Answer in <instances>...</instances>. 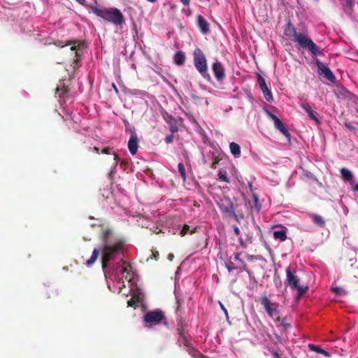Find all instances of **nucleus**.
Segmentation results:
<instances>
[{"label": "nucleus", "mask_w": 358, "mask_h": 358, "mask_svg": "<svg viewBox=\"0 0 358 358\" xmlns=\"http://www.w3.org/2000/svg\"><path fill=\"white\" fill-rule=\"evenodd\" d=\"M218 176H219V180L224 181V182H229V178L227 177V173L225 170L220 169L219 171Z\"/></svg>", "instance_id": "29"}, {"label": "nucleus", "mask_w": 358, "mask_h": 358, "mask_svg": "<svg viewBox=\"0 0 358 358\" xmlns=\"http://www.w3.org/2000/svg\"><path fill=\"white\" fill-rule=\"evenodd\" d=\"M173 138H174L173 134H171V135H169L165 138V142L168 144L171 143L173 141Z\"/></svg>", "instance_id": "34"}, {"label": "nucleus", "mask_w": 358, "mask_h": 358, "mask_svg": "<svg viewBox=\"0 0 358 358\" xmlns=\"http://www.w3.org/2000/svg\"><path fill=\"white\" fill-rule=\"evenodd\" d=\"M352 189H353V191L358 192V183L354 185V187H352Z\"/></svg>", "instance_id": "53"}, {"label": "nucleus", "mask_w": 358, "mask_h": 358, "mask_svg": "<svg viewBox=\"0 0 358 358\" xmlns=\"http://www.w3.org/2000/svg\"><path fill=\"white\" fill-rule=\"evenodd\" d=\"M174 258V255L171 253H170L168 256V259L170 260V261H172L173 259Z\"/></svg>", "instance_id": "54"}, {"label": "nucleus", "mask_w": 358, "mask_h": 358, "mask_svg": "<svg viewBox=\"0 0 358 358\" xmlns=\"http://www.w3.org/2000/svg\"><path fill=\"white\" fill-rule=\"evenodd\" d=\"M122 264H123V265H127V266H129V267H131L130 264L127 263L126 261L122 260Z\"/></svg>", "instance_id": "56"}, {"label": "nucleus", "mask_w": 358, "mask_h": 358, "mask_svg": "<svg viewBox=\"0 0 358 358\" xmlns=\"http://www.w3.org/2000/svg\"><path fill=\"white\" fill-rule=\"evenodd\" d=\"M113 89H115V90L117 92L118 90H117L116 85L115 84H113Z\"/></svg>", "instance_id": "59"}, {"label": "nucleus", "mask_w": 358, "mask_h": 358, "mask_svg": "<svg viewBox=\"0 0 358 358\" xmlns=\"http://www.w3.org/2000/svg\"><path fill=\"white\" fill-rule=\"evenodd\" d=\"M232 265H233L232 262L226 264V267L229 273L233 271V269L235 268Z\"/></svg>", "instance_id": "39"}, {"label": "nucleus", "mask_w": 358, "mask_h": 358, "mask_svg": "<svg viewBox=\"0 0 358 358\" xmlns=\"http://www.w3.org/2000/svg\"><path fill=\"white\" fill-rule=\"evenodd\" d=\"M219 162H220V159L217 157H215L213 163L210 165V167L212 169H215L216 166L219 163Z\"/></svg>", "instance_id": "36"}, {"label": "nucleus", "mask_w": 358, "mask_h": 358, "mask_svg": "<svg viewBox=\"0 0 358 358\" xmlns=\"http://www.w3.org/2000/svg\"><path fill=\"white\" fill-rule=\"evenodd\" d=\"M197 24L200 29V31L203 34H206L209 31V24L207 20L201 15H199L197 17Z\"/></svg>", "instance_id": "17"}, {"label": "nucleus", "mask_w": 358, "mask_h": 358, "mask_svg": "<svg viewBox=\"0 0 358 358\" xmlns=\"http://www.w3.org/2000/svg\"><path fill=\"white\" fill-rule=\"evenodd\" d=\"M69 87L65 85L64 81H62L57 85L55 94H57L59 97H64L69 93Z\"/></svg>", "instance_id": "18"}, {"label": "nucleus", "mask_w": 358, "mask_h": 358, "mask_svg": "<svg viewBox=\"0 0 358 358\" xmlns=\"http://www.w3.org/2000/svg\"><path fill=\"white\" fill-rule=\"evenodd\" d=\"M170 122H171L169 124V130L171 132V134H174L178 131V127L176 122H171V121H170Z\"/></svg>", "instance_id": "31"}, {"label": "nucleus", "mask_w": 358, "mask_h": 358, "mask_svg": "<svg viewBox=\"0 0 358 358\" xmlns=\"http://www.w3.org/2000/svg\"><path fill=\"white\" fill-rule=\"evenodd\" d=\"M345 126L351 131L355 130V127L350 122H345Z\"/></svg>", "instance_id": "38"}, {"label": "nucleus", "mask_w": 358, "mask_h": 358, "mask_svg": "<svg viewBox=\"0 0 358 358\" xmlns=\"http://www.w3.org/2000/svg\"><path fill=\"white\" fill-rule=\"evenodd\" d=\"M152 255L155 259H157L159 255V254L157 251L152 252Z\"/></svg>", "instance_id": "51"}, {"label": "nucleus", "mask_w": 358, "mask_h": 358, "mask_svg": "<svg viewBox=\"0 0 358 358\" xmlns=\"http://www.w3.org/2000/svg\"><path fill=\"white\" fill-rule=\"evenodd\" d=\"M140 303L139 298L138 296H133L127 301L128 306L136 308Z\"/></svg>", "instance_id": "27"}, {"label": "nucleus", "mask_w": 358, "mask_h": 358, "mask_svg": "<svg viewBox=\"0 0 358 358\" xmlns=\"http://www.w3.org/2000/svg\"><path fill=\"white\" fill-rule=\"evenodd\" d=\"M185 55L182 51H178L176 52L173 57L174 63L178 66H182L185 62Z\"/></svg>", "instance_id": "19"}, {"label": "nucleus", "mask_w": 358, "mask_h": 358, "mask_svg": "<svg viewBox=\"0 0 358 358\" xmlns=\"http://www.w3.org/2000/svg\"><path fill=\"white\" fill-rule=\"evenodd\" d=\"M217 205L222 213L228 214L229 217H232L236 221L239 222L240 218H243V214H236L234 210L233 202L228 197L224 196L217 202Z\"/></svg>", "instance_id": "7"}, {"label": "nucleus", "mask_w": 358, "mask_h": 358, "mask_svg": "<svg viewBox=\"0 0 358 358\" xmlns=\"http://www.w3.org/2000/svg\"><path fill=\"white\" fill-rule=\"evenodd\" d=\"M270 116L274 122L275 128L280 130L285 136H289V133L282 121L273 114H270Z\"/></svg>", "instance_id": "13"}, {"label": "nucleus", "mask_w": 358, "mask_h": 358, "mask_svg": "<svg viewBox=\"0 0 358 358\" xmlns=\"http://www.w3.org/2000/svg\"><path fill=\"white\" fill-rule=\"evenodd\" d=\"M315 64H316L318 73L320 75H323V76L330 82L334 83L336 80V77L334 75L331 70L324 64L320 62L319 59H315Z\"/></svg>", "instance_id": "10"}, {"label": "nucleus", "mask_w": 358, "mask_h": 358, "mask_svg": "<svg viewBox=\"0 0 358 358\" xmlns=\"http://www.w3.org/2000/svg\"><path fill=\"white\" fill-rule=\"evenodd\" d=\"M110 150H111V148H109V147H108V148H103V149L101 150V153L108 155V154H110Z\"/></svg>", "instance_id": "40"}, {"label": "nucleus", "mask_w": 358, "mask_h": 358, "mask_svg": "<svg viewBox=\"0 0 358 358\" xmlns=\"http://www.w3.org/2000/svg\"><path fill=\"white\" fill-rule=\"evenodd\" d=\"M122 273H128V268L127 266H123L122 268Z\"/></svg>", "instance_id": "52"}, {"label": "nucleus", "mask_w": 358, "mask_h": 358, "mask_svg": "<svg viewBox=\"0 0 358 358\" xmlns=\"http://www.w3.org/2000/svg\"><path fill=\"white\" fill-rule=\"evenodd\" d=\"M189 337L190 336L188 334V333L179 334L178 338V343L180 345H184L187 348V351L190 355V349H194L189 341Z\"/></svg>", "instance_id": "15"}, {"label": "nucleus", "mask_w": 358, "mask_h": 358, "mask_svg": "<svg viewBox=\"0 0 358 358\" xmlns=\"http://www.w3.org/2000/svg\"><path fill=\"white\" fill-rule=\"evenodd\" d=\"M177 304H178V306H177V308H176V311H179L180 308V306H181V302L179 300H178L177 301Z\"/></svg>", "instance_id": "50"}, {"label": "nucleus", "mask_w": 358, "mask_h": 358, "mask_svg": "<svg viewBox=\"0 0 358 358\" xmlns=\"http://www.w3.org/2000/svg\"><path fill=\"white\" fill-rule=\"evenodd\" d=\"M164 120L169 124H170V121L176 122V120L171 115H167L166 117H164Z\"/></svg>", "instance_id": "35"}, {"label": "nucleus", "mask_w": 358, "mask_h": 358, "mask_svg": "<svg viewBox=\"0 0 358 358\" xmlns=\"http://www.w3.org/2000/svg\"><path fill=\"white\" fill-rule=\"evenodd\" d=\"M332 291L338 294V295H343V294H345V292L341 288V287H332L331 288Z\"/></svg>", "instance_id": "32"}, {"label": "nucleus", "mask_w": 358, "mask_h": 358, "mask_svg": "<svg viewBox=\"0 0 358 358\" xmlns=\"http://www.w3.org/2000/svg\"><path fill=\"white\" fill-rule=\"evenodd\" d=\"M239 241H240V243H241V245L242 246H243V247H245H245H246V245L244 244L243 239H242V238H240V239H239Z\"/></svg>", "instance_id": "57"}, {"label": "nucleus", "mask_w": 358, "mask_h": 358, "mask_svg": "<svg viewBox=\"0 0 358 358\" xmlns=\"http://www.w3.org/2000/svg\"><path fill=\"white\" fill-rule=\"evenodd\" d=\"M229 148H230L231 153L235 157H239L241 156V147L238 143H236L235 142L230 143Z\"/></svg>", "instance_id": "22"}, {"label": "nucleus", "mask_w": 358, "mask_h": 358, "mask_svg": "<svg viewBox=\"0 0 358 358\" xmlns=\"http://www.w3.org/2000/svg\"><path fill=\"white\" fill-rule=\"evenodd\" d=\"M166 320L164 313L159 309L148 311L143 316V322L145 323V327H152V325H156L162 323Z\"/></svg>", "instance_id": "8"}, {"label": "nucleus", "mask_w": 358, "mask_h": 358, "mask_svg": "<svg viewBox=\"0 0 358 358\" xmlns=\"http://www.w3.org/2000/svg\"><path fill=\"white\" fill-rule=\"evenodd\" d=\"M193 62L196 69L203 78L210 81L211 77L208 71V64L206 55L201 49L196 48L193 51Z\"/></svg>", "instance_id": "4"}, {"label": "nucleus", "mask_w": 358, "mask_h": 358, "mask_svg": "<svg viewBox=\"0 0 358 358\" xmlns=\"http://www.w3.org/2000/svg\"><path fill=\"white\" fill-rule=\"evenodd\" d=\"M219 304L220 306L221 309L224 311L227 318H229L228 311H227V308L224 307V306L221 302H219Z\"/></svg>", "instance_id": "37"}, {"label": "nucleus", "mask_w": 358, "mask_h": 358, "mask_svg": "<svg viewBox=\"0 0 358 358\" xmlns=\"http://www.w3.org/2000/svg\"><path fill=\"white\" fill-rule=\"evenodd\" d=\"M281 324H282V325H283L285 327V329H289V328L291 327V324H289V323L285 322V319L282 320Z\"/></svg>", "instance_id": "41"}, {"label": "nucleus", "mask_w": 358, "mask_h": 358, "mask_svg": "<svg viewBox=\"0 0 358 358\" xmlns=\"http://www.w3.org/2000/svg\"><path fill=\"white\" fill-rule=\"evenodd\" d=\"M113 155H114V160L115 161V163H116V164H117V162L120 161V157H119V156H118L117 154H115V153H114V154H113Z\"/></svg>", "instance_id": "47"}, {"label": "nucleus", "mask_w": 358, "mask_h": 358, "mask_svg": "<svg viewBox=\"0 0 358 358\" xmlns=\"http://www.w3.org/2000/svg\"><path fill=\"white\" fill-rule=\"evenodd\" d=\"M76 1H77L78 3H80V5L82 6H85V0H75Z\"/></svg>", "instance_id": "49"}, {"label": "nucleus", "mask_w": 358, "mask_h": 358, "mask_svg": "<svg viewBox=\"0 0 358 358\" xmlns=\"http://www.w3.org/2000/svg\"><path fill=\"white\" fill-rule=\"evenodd\" d=\"M234 231L237 236L240 235L241 234V230L237 226L234 227Z\"/></svg>", "instance_id": "43"}, {"label": "nucleus", "mask_w": 358, "mask_h": 358, "mask_svg": "<svg viewBox=\"0 0 358 358\" xmlns=\"http://www.w3.org/2000/svg\"><path fill=\"white\" fill-rule=\"evenodd\" d=\"M273 237L280 241H285L287 239V229L283 228L281 230L274 231Z\"/></svg>", "instance_id": "21"}, {"label": "nucleus", "mask_w": 358, "mask_h": 358, "mask_svg": "<svg viewBox=\"0 0 358 358\" xmlns=\"http://www.w3.org/2000/svg\"><path fill=\"white\" fill-rule=\"evenodd\" d=\"M308 348H310V350H313V351H314L315 352H317L319 354L323 355H324L327 357H330L329 353L327 352V351H325L324 350L322 349L319 345H315L313 344H309L308 345Z\"/></svg>", "instance_id": "24"}, {"label": "nucleus", "mask_w": 358, "mask_h": 358, "mask_svg": "<svg viewBox=\"0 0 358 358\" xmlns=\"http://www.w3.org/2000/svg\"><path fill=\"white\" fill-rule=\"evenodd\" d=\"M284 32L290 39L297 42L299 47L308 49L313 55H323V52L320 50V47L317 45L310 38L305 34L301 33L298 34L296 28L290 22L287 23Z\"/></svg>", "instance_id": "2"}, {"label": "nucleus", "mask_w": 358, "mask_h": 358, "mask_svg": "<svg viewBox=\"0 0 358 358\" xmlns=\"http://www.w3.org/2000/svg\"><path fill=\"white\" fill-rule=\"evenodd\" d=\"M301 107L308 113L309 117L316 122L317 123L320 122V120L317 117V113L312 110L311 106L306 102L301 103Z\"/></svg>", "instance_id": "16"}, {"label": "nucleus", "mask_w": 358, "mask_h": 358, "mask_svg": "<svg viewBox=\"0 0 358 358\" xmlns=\"http://www.w3.org/2000/svg\"><path fill=\"white\" fill-rule=\"evenodd\" d=\"M190 355L194 358H208L206 356L201 354L199 351L195 349H190Z\"/></svg>", "instance_id": "30"}, {"label": "nucleus", "mask_w": 358, "mask_h": 358, "mask_svg": "<svg viewBox=\"0 0 358 358\" xmlns=\"http://www.w3.org/2000/svg\"><path fill=\"white\" fill-rule=\"evenodd\" d=\"M138 148V138L137 136L134 134L130 136L128 142V149L132 155L136 154Z\"/></svg>", "instance_id": "14"}, {"label": "nucleus", "mask_w": 358, "mask_h": 358, "mask_svg": "<svg viewBox=\"0 0 358 358\" xmlns=\"http://www.w3.org/2000/svg\"><path fill=\"white\" fill-rule=\"evenodd\" d=\"M310 217L313 220V222L317 226L324 228L325 227V221L324 218L319 215L317 214H311Z\"/></svg>", "instance_id": "23"}, {"label": "nucleus", "mask_w": 358, "mask_h": 358, "mask_svg": "<svg viewBox=\"0 0 358 358\" xmlns=\"http://www.w3.org/2000/svg\"><path fill=\"white\" fill-rule=\"evenodd\" d=\"M91 11L96 15L116 25L124 23V17L120 10L116 8H102L90 6Z\"/></svg>", "instance_id": "3"}, {"label": "nucleus", "mask_w": 358, "mask_h": 358, "mask_svg": "<svg viewBox=\"0 0 358 358\" xmlns=\"http://www.w3.org/2000/svg\"><path fill=\"white\" fill-rule=\"evenodd\" d=\"M55 45L64 48L66 45H71L69 48L70 56L73 58V68H76L79 65L80 59V53L83 52L84 43L80 41H68L66 44H63L62 41H57Z\"/></svg>", "instance_id": "5"}, {"label": "nucleus", "mask_w": 358, "mask_h": 358, "mask_svg": "<svg viewBox=\"0 0 358 358\" xmlns=\"http://www.w3.org/2000/svg\"><path fill=\"white\" fill-rule=\"evenodd\" d=\"M341 178L344 181L350 182L353 179V175L352 172L346 168H342L340 170Z\"/></svg>", "instance_id": "20"}, {"label": "nucleus", "mask_w": 358, "mask_h": 358, "mask_svg": "<svg viewBox=\"0 0 358 358\" xmlns=\"http://www.w3.org/2000/svg\"><path fill=\"white\" fill-rule=\"evenodd\" d=\"M248 187L250 188V192L253 194V193H255V192H254V190H253L252 182H248Z\"/></svg>", "instance_id": "45"}, {"label": "nucleus", "mask_w": 358, "mask_h": 358, "mask_svg": "<svg viewBox=\"0 0 358 358\" xmlns=\"http://www.w3.org/2000/svg\"><path fill=\"white\" fill-rule=\"evenodd\" d=\"M147 1L150 3H155L157 0H147Z\"/></svg>", "instance_id": "60"}, {"label": "nucleus", "mask_w": 358, "mask_h": 358, "mask_svg": "<svg viewBox=\"0 0 358 358\" xmlns=\"http://www.w3.org/2000/svg\"><path fill=\"white\" fill-rule=\"evenodd\" d=\"M252 198H253V201H254L255 207L257 208V210H259L261 206L259 203V199H258V196L257 195V194L253 193Z\"/></svg>", "instance_id": "33"}, {"label": "nucleus", "mask_w": 358, "mask_h": 358, "mask_svg": "<svg viewBox=\"0 0 358 358\" xmlns=\"http://www.w3.org/2000/svg\"><path fill=\"white\" fill-rule=\"evenodd\" d=\"M190 230V227L188 225V224H184L181 231H180V236H185L189 231L190 232L191 234H194L196 232V228H194L192 230L189 231Z\"/></svg>", "instance_id": "26"}, {"label": "nucleus", "mask_w": 358, "mask_h": 358, "mask_svg": "<svg viewBox=\"0 0 358 358\" xmlns=\"http://www.w3.org/2000/svg\"><path fill=\"white\" fill-rule=\"evenodd\" d=\"M346 5L349 8H352L354 5L352 0H346Z\"/></svg>", "instance_id": "44"}, {"label": "nucleus", "mask_w": 358, "mask_h": 358, "mask_svg": "<svg viewBox=\"0 0 358 358\" xmlns=\"http://www.w3.org/2000/svg\"><path fill=\"white\" fill-rule=\"evenodd\" d=\"M261 304L271 317H278L280 312L278 310L279 304L278 303L271 302L266 295H263L261 298Z\"/></svg>", "instance_id": "9"}, {"label": "nucleus", "mask_w": 358, "mask_h": 358, "mask_svg": "<svg viewBox=\"0 0 358 358\" xmlns=\"http://www.w3.org/2000/svg\"><path fill=\"white\" fill-rule=\"evenodd\" d=\"M286 283L292 289L297 290V297L300 298L308 290V286H302L299 285L300 279L292 272L290 267L286 268Z\"/></svg>", "instance_id": "6"}, {"label": "nucleus", "mask_w": 358, "mask_h": 358, "mask_svg": "<svg viewBox=\"0 0 358 358\" xmlns=\"http://www.w3.org/2000/svg\"><path fill=\"white\" fill-rule=\"evenodd\" d=\"M212 70L217 81H222L225 79V69L220 61L215 60V62L213 63Z\"/></svg>", "instance_id": "11"}, {"label": "nucleus", "mask_w": 358, "mask_h": 358, "mask_svg": "<svg viewBox=\"0 0 358 358\" xmlns=\"http://www.w3.org/2000/svg\"><path fill=\"white\" fill-rule=\"evenodd\" d=\"M178 172L180 173L182 180L185 182L186 180V173L185 169L182 163H179L178 165Z\"/></svg>", "instance_id": "28"}, {"label": "nucleus", "mask_w": 358, "mask_h": 358, "mask_svg": "<svg viewBox=\"0 0 358 358\" xmlns=\"http://www.w3.org/2000/svg\"><path fill=\"white\" fill-rule=\"evenodd\" d=\"M242 265H243V266H242V269H243V271H248V266H247L246 263H245V262H243L242 263Z\"/></svg>", "instance_id": "46"}, {"label": "nucleus", "mask_w": 358, "mask_h": 358, "mask_svg": "<svg viewBox=\"0 0 358 358\" xmlns=\"http://www.w3.org/2000/svg\"><path fill=\"white\" fill-rule=\"evenodd\" d=\"M186 323L182 319H179L177 322V331L178 334H186L185 332Z\"/></svg>", "instance_id": "25"}, {"label": "nucleus", "mask_w": 358, "mask_h": 358, "mask_svg": "<svg viewBox=\"0 0 358 358\" xmlns=\"http://www.w3.org/2000/svg\"><path fill=\"white\" fill-rule=\"evenodd\" d=\"M273 355L275 358H280L279 354L277 352H273Z\"/></svg>", "instance_id": "55"}, {"label": "nucleus", "mask_w": 358, "mask_h": 358, "mask_svg": "<svg viewBox=\"0 0 358 358\" xmlns=\"http://www.w3.org/2000/svg\"><path fill=\"white\" fill-rule=\"evenodd\" d=\"M258 83L266 100L271 101L273 100L272 93L269 90L264 78L260 75H258Z\"/></svg>", "instance_id": "12"}, {"label": "nucleus", "mask_w": 358, "mask_h": 358, "mask_svg": "<svg viewBox=\"0 0 358 358\" xmlns=\"http://www.w3.org/2000/svg\"><path fill=\"white\" fill-rule=\"evenodd\" d=\"M235 260L238 261L241 264L244 262L243 259L240 258V254L236 253L234 257Z\"/></svg>", "instance_id": "42"}, {"label": "nucleus", "mask_w": 358, "mask_h": 358, "mask_svg": "<svg viewBox=\"0 0 358 358\" xmlns=\"http://www.w3.org/2000/svg\"><path fill=\"white\" fill-rule=\"evenodd\" d=\"M102 246L100 249L94 248L90 259L86 262L87 266H91L97 259L101 252V267L106 269L108 264L115 260L119 255L123 254L125 241L123 238L114 236L112 229H103L101 233Z\"/></svg>", "instance_id": "1"}, {"label": "nucleus", "mask_w": 358, "mask_h": 358, "mask_svg": "<svg viewBox=\"0 0 358 358\" xmlns=\"http://www.w3.org/2000/svg\"><path fill=\"white\" fill-rule=\"evenodd\" d=\"M249 259H252V256H250V257H249Z\"/></svg>", "instance_id": "61"}, {"label": "nucleus", "mask_w": 358, "mask_h": 358, "mask_svg": "<svg viewBox=\"0 0 358 358\" xmlns=\"http://www.w3.org/2000/svg\"><path fill=\"white\" fill-rule=\"evenodd\" d=\"M180 1L183 5L188 6L189 4L190 0H180Z\"/></svg>", "instance_id": "48"}, {"label": "nucleus", "mask_w": 358, "mask_h": 358, "mask_svg": "<svg viewBox=\"0 0 358 358\" xmlns=\"http://www.w3.org/2000/svg\"><path fill=\"white\" fill-rule=\"evenodd\" d=\"M94 152H96V153H99V148H97V147H94Z\"/></svg>", "instance_id": "58"}]
</instances>
